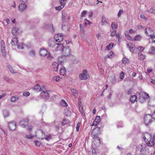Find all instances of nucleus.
<instances>
[{"label": "nucleus", "instance_id": "3", "mask_svg": "<svg viewBox=\"0 0 155 155\" xmlns=\"http://www.w3.org/2000/svg\"><path fill=\"white\" fill-rule=\"evenodd\" d=\"M138 147L140 149V152L143 155H147L150 153L149 149L144 144H140Z\"/></svg>", "mask_w": 155, "mask_h": 155}, {"label": "nucleus", "instance_id": "50", "mask_svg": "<svg viewBox=\"0 0 155 155\" xmlns=\"http://www.w3.org/2000/svg\"><path fill=\"white\" fill-rule=\"evenodd\" d=\"M80 111L82 114L83 116L85 115L84 113V110L83 108V107L82 106L79 107Z\"/></svg>", "mask_w": 155, "mask_h": 155}, {"label": "nucleus", "instance_id": "41", "mask_svg": "<svg viewBox=\"0 0 155 155\" xmlns=\"http://www.w3.org/2000/svg\"><path fill=\"white\" fill-rule=\"evenodd\" d=\"M44 139H45L46 140H49L51 139L52 137L51 135L50 134L46 135H45V136L44 137Z\"/></svg>", "mask_w": 155, "mask_h": 155}, {"label": "nucleus", "instance_id": "49", "mask_svg": "<svg viewBox=\"0 0 155 155\" xmlns=\"http://www.w3.org/2000/svg\"><path fill=\"white\" fill-rule=\"evenodd\" d=\"M62 29L65 31L68 30V28L66 25H64V24H62Z\"/></svg>", "mask_w": 155, "mask_h": 155}, {"label": "nucleus", "instance_id": "12", "mask_svg": "<svg viewBox=\"0 0 155 155\" xmlns=\"http://www.w3.org/2000/svg\"><path fill=\"white\" fill-rule=\"evenodd\" d=\"M28 123V119L27 118H25L21 120L19 124L21 127L23 128H25L26 126L27 125Z\"/></svg>", "mask_w": 155, "mask_h": 155}, {"label": "nucleus", "instance_id": "19", "mask_svg": "<svg viewBox=\"0 0 155 155\" xmlns=\"http://www.w3.org/2000/svg\"><path fill=\"white\" fill-rule=\"evenodd\" d=\"M40 54L41 56L44 57L47 54L48 51L44 49H41L40 51Z\"/></svg>", "mask_w": 155, "mask_h": 155}, {"label": "nucleus", "instance_id": "25", "mask_svg": "<svg viewBox=\"0 0 155 155\" xmlns=\"http://www.w3.org/2000/svg\"><path fill=\"white\" fill-rule=\"evenodd\" d=\"M18 41L17 38L16 37L13 38L12 40L11 44L13 45H15Z\"/></svg>", "mask_w": 155, "mask_h": 155}, {"label": "nucleus", "instance_id": "51", "mask_svg": "<svg viewBox=\"0 0 155 155\" xmlns=\"http://www.w3.org/2000/svg\"><path fill=\"white\" fill-rule=\"evenodd\" d=\"M97 66H98V68H99V70L102 73V74H103L104 73V71H102V68H100V66H101V64H100V63H97Z\"/></svg>", "mask_w": 155, "mask_h": 155}, {"label": "nucleus", "instance_id": "61", "mask_svg": "<svg viewBox=\"0 0 155 155\" xmlns=\"http://www.w3.org/2000/svg\"><path fill=\"white\" fill-rule=\"evenodd\" d=\"M80 124V123L78 122L77 124L76 129L77 131L78 132L79 131Z\"/></svg>", "mask_w": 155, "mask_h": 155}, {"label": "nucleus", "instance_id": "64", "mask_svg": "<svg viewBox=\"0 0 155 155\" xmlns=\"http://www.w3.org/2000/svg\"><path fill=\"white\" fill-rule=\"evenodd\" d=\"M34 137V135H31V134L28 135L26 136V137L28 139H32Z\"/></svg>", "mask_w": 155, "mask_h": 155}, {"label": "nucleus", "instance_id": "26", "mask_svg": "<svg viewBox=\"0 0 155 155\" xmlns=\"http://www.w3.org/2000/svg\"><path fill=\"white\" fill-rule=\"evenodd\" d=\"M71 91L72 94L74 96L75 98H76L77 95H78V91H77L74 89H71Z\"/></svg>", "mask_w": 155, "mask_h": 155}, {"label": "nucleus", "instance_id": "9", "mask_svg": "<svg viewBox=\"0 0 155 155\" xmlns=\"http://www.w3.org/2000/svg\"><path fill=\"white\" fill-rule=\"evenodd\" d=\"M51 39H54V40L57 43V42H60L63 40V36L61 34H58L55 35L54 36V38Z\"/></svg>", "mask_w": 155, "mask_h": 155}, {"label": "nucleus", "instance_id": "23", "mask_svg": "<svg viewBox=\"0 0 155 155\" xmlns=\"http://www.w3.org/2000/svg\"><path fill=\"white\" fill-rule=\"evenodd\" d=\"M26 7V5L25 4H21L19 5V9L20 11H22L25 9Z\"/></svg>", "mask_w": 155, "mask_h": 155}, {"label": "nucleus", "instance_id": "2", "mask_svg": "<svg viewBox=\"0 0 155 155\" xmlns=\"http://www.w3.org/2000/svg\"><path fill=\"white\" fill-rule=\"evenodd\" d=\"M136 95L138 98L137 100L142 103L144 102L146 99L150 98L148 94L142 92H137Z\"/></svg>", "mask_w": 155, "mask_h": 155}, {"label": "nucleus", "instance_id": "20", "mask_svg": "<svg viewBox=\"0 0 155 155\" xmlns=\"http://www.w3.org/2000/svg\"><path fill=\"white\" fill-rule=\"evenodd\" d=\"M5 45L4 43L2 44L1 46V51L2 53V55L5 56L6 54V51L5 50Z\"/></svg>", "mask_w": 155, "mask_h": 155}, {"label": "nucleus", "instance_id": "54", "mask_svg": "<svg viewBox=\"0 0 155 155\" xmlns=\"http://www.w3.org/2000/svg\"><path fill=\"white\" fill-rule=\"evenodd\" d=\"M102 25H105L107 22L104 18H102L101 20Z\"/></svg>", "mask_w": 155, "mask_h": 155}, {"label": "nucleus", "instance_id": "27", "mask_svg": "<svg viewBox=\"0 0 155 155\" xmlns=\"http://www.w3.org/2000/svg\"><path fill=\"white\" fill-rule=\"evenodd\" d=\"M33 89L34 90L37 91H40L41 90V88L38 84H37L33 88Z\"/></svg>", "mask_w": 155, "mask_h": 155}, {"label": "nucleus", "instance_id": "21", "mask_svg": "<svg viewBox=\"0 0 155 155\" xmlns=\"http://www.w3.org/2000/svg\"><path fill=\"white\" fill-rule=\"evenodd\" d=\"M60 74L62 75H64L66 74L67 71L65 68L63 66L61 67L60 71Z\"/></svg>", "mask_w": 155, "mask_h": 155}, {"label": "nucleus", "instance_id": "59", "mask_svg": "<svg viewBox=\"0 0 155 155\" xmlns=\"http://www.w3.org/2000/svg\"><path fill=\"white\" fill-rule=\"evenodd\" d=\"M125 73L123 71H122L120 73V78L121 79H123L124 77Z\"/></svg>", "mask_w": 155, "mask_h": 155}, {"label": "nucleus", "instance_id": "52", "mask_svg": "<svg viewBox=\"0 0 155 155\" xmlns=\"http://www.w3.org/2000/svg\"><path fill=\"white\" fill-rule=\"evenodd\" d=\"M122 61L123 63L125 64L129 62L128 59L125 57L123 58Z\"/></svg>", "mask_w": 155, "mask_h": 155}, {"label": "nucleus", "instance_id": "44", "mask_svg": "<svg viewBox=\"0 0 155 155\" xmlns=\"http://www.w3.org/2000/svg\"><path fill=\"white\" fill-rule=\"evenodd\" d=\"M150 81H149V80H146L147 82L148 83V84H154L155 83V81L150 78Z\"/></svg>", "mask_w": 155, "mask_h": 155}, {"label": "nucleus", "instance_id": "34", "mask_svg": "<svg viewBox=\"0 0 155 155\" xmlns=\"http://www.w3.org/2000/svg\"><path fill=\"white\" fill-rule=\"evenodd\" d=\"M64 57L63 56H61L58 58V62L61 64H62L64 62V59H63Z\"/></svg>", "mask_w": 155, "mask_h": 155}, {"label": "nucleus", "instance_id": "38", "mask_svg": "<svg viewBox=\"0 0 155 155\" xmlns=\"http://www.w3.org/2000/svg\"><path fill=\"white\" fill-rule=\"evenodd\" d=\"M61 4V5L60 6L55 7V8L57 10H58L59 11L61 10L64 7V6L65 5V4Z\"/></svg>", "mask_w": 155, "mask_h": 155}, {"label": "nucleus", "instance_id": "28", "mask_svg": "<svg viewBox=\"0 0 155 155\" xmlns=\"http://www.w3.org/2000/svg\"><path fill=\"white\" fill-rule=\"evenodd\" d=\"M108 58L111 59L115 56V54L112 51H110L107 55Z\"/></svg>", "mask_w": 155, "mask_h": 155}, {"label": "nucleus", "instance_id": "4", "mask_svg": "<svg viewBox=\"0 0 155 155\" xmlns=\"http://www.w3.org/2000/svg\"><path fill=\"white\" fill-rule=\"evenodd\" d=\"M62 52L63 55L65 57L70 56L72 54V50L68 46L64 47L62 49Z\"/></svg>", "mask_w": 155, "mask_h": 155}, {"label": "nucleus", "instance_id": "63", "mask_svg": "<svg viewBox=\"0 0 155 155\" xmlns=\"http://www.w3.org/2000/svg\"><path fill=\"white\" fill-rule=\"evenodd\" d=\"M123 12V11L122 10H120L118 13L117 16L118 17H120L121 15L122 14Z\"/></svg>", "mask_w": 155, "mask_h": 155}, {"label": "nucleus", "instance_id": "16", "mask_svg": "<svg viewBox=\"0 0 155 155\" xmlns=\"http://www.w3.org/2000/svg\"><path fill=\"white\" fill-rule=\"evenodd\" d=\"M19 29L17 27L13 28L12 30V33L14 35H17L19 34Z\"/></svg>", "mask_w": 155, "mask_h": 155}, {"label": "nucleus", "instance_id": "13", "mask_svg": "<svg viewBox=\"0 0 155 155\" xmlns=\"http://www.w3.org/2000/svg\"><path fill=\"white\" fill-rule=\"evenodd\" d=\"M127 45L128 48L129 49L130 52L133 53L135 52V47L133 44L131 43H130L127 44Z\"/></svg>", "mask_w": 155, "mask_h": 155}, {"label": "nucleus", "instance_id": "55", "mask_svg": "<svg viewBox=\"0 0 155 155\" xmlns=\"http://www.w3.org/2000/svg\"><path fill=\"white\" fill-rule=\"evenodd\" d=\"M137 49L140 51V52L141 53L144 49V48L142 46H139L137 48Z\"/></svg>", "mask_w": 155, "mask_h": 155}, {"label": "nucleus", "instance_id": "60", "mask_svg": "<svg viewBox=\"0 0 155 155\" xmlns=\"http://www.w3.org/2000/svg\"><path fill=\"white\" fill-rule=\"evenodd\" d=\"M116 31L115 30H114L112 31H111V36L112 37H114L116 34Z\"/></svg>", "mask_w": 155, "mask_h": 155}, {"label": "nucleus", "instance_id": "48", "mask_svg": "<svg viewBox=\"0 0 155 155\" xmlns=\"http://www.w3.org/2000/svg\"><path fill=\"white\" fill-rule=\"evenodd\" d=\"M29 55L31 56H34L35 55V52L33 50H31L29 52Z\"/></svg>", "mask_w": 155, "mask_h": 155}, {"label": "nucleus", "instance_id": "40", "mask_svg": "<svg viewBox=\"0 0 155 155\" xmlns=\"http://www.w3.org/2000/svg\"><path fill=\"white\" fill-rule=\"evenodd\" d=\"M80 31L81 33H84L85 31V28L81 24H80Z\"/></svg>", "mask_w": 155, "mask_h": 155}, {"label": "nucleus", "instance_id": "43", "mask_svg": "<svg viewBox=\"0 0 155 155\" xmlns=\"http://www.w3.org/2000/svg\"><path fill=\"white\" fill-rule=\"evenodd\" d=\"M142 39V37L140 35H136L134 38V40L135 41H140Z\"/></svg>", "mask_w": 155, "mask_h": 155}, {"label": "nucleus", "instance_id": "62", "mask_svg": "<svg viewBox=\"0 0 155 155\" xmlns=\"http://www.w3.org/2000/svg\"><path fill=\"white\" fill-rule=\"evenodd\" d=\"M149 12L155 14V8H151L149 11Z\"/></svg>", "mask_w": 155, "mask_h": 155}, {"label": "nucleus", "instance_id": "53", "mask_svg": "<svg viewBox=\"0 0 155 155\" xmlns=\"http://www.w3.org/2000/svg\"><path fill=\"white\" fill-rule=\"evenodd\" d=\"M34 142L35 143V146L38 147L40 146L41 143L39 141L37 140H35L34 141Z\"/></svg>", "mask_w": 155, "mask_h": 155}, {"label": "nucleus", "instance_id": "6", "mask_svg": "<svg viewBox=\"0 0 155 155\" xmlns=\"http://www.w3.org/2000/svg\"><path fill=\"white\" fill-rule=\"evenodd\" d=\"M152 116L149 114L145 115L144 117V122L147 125H148L152 122Z\"/></svg>", "mask_w": 155, "mask_h": 155}, {"label": "nucleus", "instance_id": "5", "mask_svg": "<svg viewBox=\"0 0 155 155\" xmlns=\"http://www.w3.org/2000/svg\"><path fill=\"white\" fill-rule=\"evenodd\" d=\"M97 133H96L94 132H92L91 133V136L95 140L96 145L97 148L99 147L100 144V139L98 137H97Z\"/></svg>", "mask_w": 155, "mask_h": 155}, {"label": "nucleus", "instance_id": "8", "mask_svg": "<svg viewBox=\"0 0 155 155\" xmlns=\"http://www.w3.org/2000/svg\"><path fill=\"white\" fill-rule=\"evenodd\" d=\"M88 76L87 70H84L83 73L79 74V78L81 80H86Z\"/></svg>", "mask_w": 155, "mask_h": 155}, {"label": "nucleus", "instance_id": "56", "mask_svg": "<svg viewBox=\"0 0 155 155\" xmlns=\"http://www.w3.org/2000/svg\"><path fill=\"white\" fill-rule=\"evenodd\" d=\"M87 13L86 10H84L81 13V17L83 18L84 17Z\"/></svg>", "mask_w": 155, "mask_h": 155}, {"label": "nucleus", "instance_id": "31", "mask_svg": "<svg viewBox=\"0 0 155 155\" xmlns=\"http://www.w3.org/2000/svg\"><path fill=\"white\" fill-rule=\"evenodd\" d=\"M60 104L62 106L64 107H67L68 105V104L64 100L61 101Z\"/></svg>", "mask_w": 155, "mask_h": 155}, {"label": "nucleus", "instance_id": "11", "mask_svg": "<svg viewBox=\"0 0 155 155\" xmlns=\"http://www.w3.org/2000/svg\"><path fill=\"white\" fill-rule=\"evenodd\" d=\"M41 97L43 98L48 99L50 97L49 94L47 91H43L40 94Z\"/></svg>", "mask_w": 155, "mask_h": 155}, {"label": "nucleus", "instance_id": "24", "mask_svg": "<svg viewBox=\"0 0 155 155\" xmlns=\"http://www.w3.org/2000/svg\"><path fill=\"white\" fill-rule=\"evenodd\" d=\"M138 54V58L140 60H143L145 59L146 57V55L140 52H139Z\"/></svg>", "mask_w": 155, "mask_h": 155}, {"label": "nucleus", "instance_id": "18", "mask_svg": "<svg viewBox=\"0 0 155 155\" xmlns=\"http://www.w3.org/2000/svg\"><path fill=\"white\" fill-rule=\"evenodd\" d=\"M145 34L148 36H150L151 35V34L153 33V31L151 28L147 27L145 29Z\"/></svg>", "mask_w": 155, "mask_h": 155}, {"label": "nucleus", "instance_id": "47", "mask_svg": "<svg viewBox=\"0 0 155 155\" xmlns=\"http://www.w3.org/2000/svg\"><path fill=\"white\" fill-rule=\"evenodd\" d=\"M151 38L150 39V41H151L155 43V35H150Z\"/></svg>", "mask_w": 155, "mask_h": 155}, {"label": "nucleus", "instance_id": "22", "mask_svg": "<svg viewBox=\"0 0 155 155\" xmlns=\"http://www.w3.org/2000/svg\"><path fill=\"white\" fill-rule=\"evenodd\" d=\"M137 95H134L131 96L130 97V101L132 103H134L136 101H137Z\"/></svg>", "mask_w": 155, "mask_h": 155}, {"label": "nucleus", "instance_id": "35", "mask_svg": "<svg viewBox=\"0 0 155 155\" xmlns=\"http://www.w3.org/2000/svg\"><path fill=\"white\" fill-rule=\"evenodd\" d=\"M114 44L112 43H110L106 47V49L109 51L114 46Z\"/></svg>", "mask_w": 155, "mask_h": 155}, {"label": "nucleus", "instance_id": "29", "mask_svg": "<svg viewBox=\"0 0 155 155\" xmlns=\"http://www.w3.org/2000/svg\"><path fill=\"white\" fill-rule=\"evenodd\" d=\"M149 53L155 54V48L152 46L149 50Z\"/></svg>", "mask_w": 155, "mask_h": 155}, {"label": "nucleus", "instance_id": "58", "mask_svg": "<svg viewBox=\"0 0 155 155\" xmlns=\"http://www.w3.org/2000/svg\"><path fill=\"white\" fill-rule=\"evenodd\" d=\"M151 103H152L153 104H149V105L151 106V107L150 108V109H151L152 107H155V100L152 101Z\"/></svg>", "mask_w": 155, "mask_h": 155}, {"label": "nucleus", "instance_id": "32", "mask_svg": "<svg viewBox=\"0 0 155 155\" xmlns=\"http://www.w3.org/2000/svg\"><path fill=\"white\" fill-rule=\"evenodd\" d=\"M8 67L9 70L12 73L16 74L17 73L16 71L13 69L12 67L10 65H8Z\"/></svg>", "mask_w": 155, "mask_h": 155}, {"label": "nucleus", "instance_id": "17", "mask_svg": "<svg viewBox=\"0 0 155 155\" xmlns=\"http://www.w3.org/2000/svg\"><path fill=\"white\" fill-rule=\"evenodd\" d=\"M101 121L100 117L99 116H97L96 117V118L92 124V126H96Z\"/></svg>", "mask_w": 155, "mask_h": 155}, {"label": "nucleus", "instance_id": "7", "mask_svg": "<svg viewBox=\"0 0 155 155\" xmlns=\"http://www.w3.org/2000/svg\"><path fill=\"white\" fill-rule=\"evenodd\" d=\"M45 134V132L42 130L40 129L37 131L35 136L38 139L43 140L44 139V137Z\"/></svg>", "mask_w": 155, "mask_h": 155}, {"label": "nucleus", "instance_id": "33", "mask_svg": "<svg viewBox=\"0 0 155 155\" xmlns=\"http://www.w3.org/2000/svg\"><path fill=\"white\" fill-rule=\"evenodd\" d=\"M117 25H118L117 23L115 22L112 23L111 26L112 29L113 30H115L117 27Z\"/></svg>", "mask_w": 155, "mask_h": 155}, {"label": "nucleus", "instance_id": "1", "mask_svg": "<svg viewBox=\"0 0 155 155\" xmlns=\"http://www.w3.org/2000/svg\"><path fill=\"white\" fill-rule=\"evenodd\" d=\"M54 39H50L48 42V45L51 47L54 48L56 51L61 50L64 47V46L62 43L55 42Z\"/></svg>", "mask_w": 155, "mask_h": 155}, {"label": "nucleus", "instance_id": "46", "mask_svg": "<svg viewBox=\"0 0 155 155\" xmlns=\"http://www.w3.org/2000/svg\"><path fill=\"white\" fill-rule=\"evenodd\" d=\"M25 45H24L23 44L20 43L17 45V47L18 49H22L24 48Z\"/></svg>", "mask_w": 155, "mask_h": 155}, {"label": "nucleus", "instance_id": "15", "mask_svg": "<svg viewBox=\"0 0 155 155\" xmlns=\"http://www.w3.org/2000/svg\"><path fill=\"white\" fill-rule=\"evenodd\" d=\"M58 64L56 62H53L52 64V68L53 70L55 71H57L58 66Z\"/></svg>", "mask_w": 155, "mask_h": 155}, {"label": "nucleus", "instance_id": "36", "mask_svg": "<svg viewBox=\"0 0 155 155\" xmlns=\"http://www.w3.org/2000/svg\"><path fill=\"white\" fill-rule=\"evenodd\" d=\"M124 34L125 36L127 38V39L129 40H131L132 39V38L129 35L128 32V31H126L124 32Z\"/></svg>", "mask_w": 155, "mask_h": 155}, {"label": "nucleus", "instance_id": "42", "mask_svg": "<svg viewBox=\"0 0 155 155\" xmlns=\"http://www.w3.org/2000/svg\"><path fill=\"white\" fill-rule=\"evenodd\" d=\"M69 122V121L68 120L64 119L62 122V125H64L65 124H68Z\"/></svg>", "mask_w": 155, "mask_h": 155}, {"label": "nucleus", "instance_id": "10", "mask_svg": "<svg viewBox=\"0 0 155 155\" xmlns=\"http://www.w3.org/2000/svg\"><path fill=\"white\" fill-rule=\"evenodd\" d=\"M142 137L145 141H150L152 140L151 135L147 133H145Z\"/></svg>", "mask_w": 155, "mask_h": 155}, {"label": "nucleus", "instance_id": "39", "mask_svg": "<svg viewBox=\"0 0 155 155\" xmlns=\"http://www.w3.org/2000/svg\"><path fill=\"white\" fill-rule=\"evenodd\" d=\"M18 98L19 97L18 96H13L11 97V101L12 102H15L18 100Z\"/></svg>", "mask_w": 155, "mask_h": 155}, {"label": "nucleus", "instance_id": "14", "mask_svg": "<svg viewBox=\"0 0 155 155\" xmlns=\"http://www.w3.org/2000/svg\"><path fill=\"white\" fill-rule=\"evenodd\" d=\"M8 125L11 130H14L16 128V123L14 121H12L9 122Z\"/></svg>", "mask_w": 155, "mask_h": 155}, {"label": "nucleus", "instance_id": "45", "mask_svg": "<svg viewBox=\"0 0 155 155\" xmlns=\"http://www.w3.org/2000/svg\"><path fill=\"white\" fill-rule=\"evenodd\" d=\"M3 114L4 117H6L9 115L8 111L6 110H5L3 111Z\"/></svg>", "mask_w": 155, "mask_h": 155}, {"label": "nucleus", "instance_id": "30", "mask_svg": "<svg viewBox=\"0 0 155 155\" xmlns=\"http://www.w3.org/2000/svg\"><path fill=\"white\" fill-rule=\"evenodd\" d=\"M146 145L147 146L152 147L154 145V142L153 140H152L150 141H149L146 143Z\"/></svg>", "mask_w": 155, "mask_h": 155}, {"label": "nucleus", "instance_id": "37", "mask_svg": "<svg viewBox=\"0 0 155 155\" xmlns=\"http://www.w3.org/2000/svg\"><path fill=\"white\" fill-rule=\"evenodd\" d=\"M92 132H94L96 133H97V135L99 134L100 133V130L99 128L96 127L94 129Z\"/></svg>", "mask_w": 155, "mask_h": 155}, {"label": "nucleus", "instance_id": "57", "mask_svg": "<svg viewBox=\"0 0 155 155\" xmlns=\"http://www.w3.org/2000/svg\"><path fill=\"white\" fill-rule=\"evenodd\" d=\"M60 79V77L58 76H55L53 78V80H55L57 81H59Z\"/></svg>", "mask_w": 155, "mask_h": 155}]
</instances>
